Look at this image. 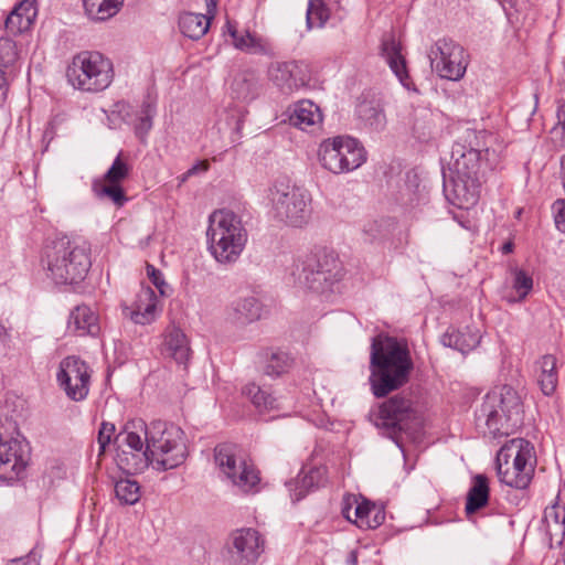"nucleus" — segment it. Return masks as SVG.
Masks as SVG:
<instances>
[{
	"instance_id": "1",
	"label": "nucleus",
	"mask_w": 565,
	"mask_h": 565,
	"mask_svg": "<svg viewBox=\"0 0 565 565\" xmlns=\"http://www.w3.org/2000/svg\"><path fill=\"white\" fill-rule=\"evenodd\" d=\"M414 369L406 339L379 334L372 339L370 384L381 398L405 385Z\"/></svg>"
},
{
	"instance_id": "2",
	"label": "nucleus",
	"mask_w": 565,
	"mask_h": 565,
	"mask_svg": "<svg viewBox=\"0 0 565 565\" xmlns=\"http://www.w3.org/2000/svg\"><path fill=\"white\" fill-rule=\"evenodd\" d=\"M476 131L467 130L463 140L452 145L449 161L450 180L444 183L447 199L460 209L473 206L481 193L480 171L484 151L472 146Z\"/></svg>"
},
{
	"instance_id": "3",
	"label": "nucleus",
	"mask_w": 565,
	"mask_h": 565,
	"mask_svg": "<svg viewBox=\"0 0 565 565\" xmlns=\"http://www.w3.org/2000/svg\"><path fill=\"white\" fill-rule=\"evenodd\" d=\"M41 266L46 277L57 285L78 284L92 266L90 246L79 237H56L43 247Z\"/></svg>"
},
{
	"instance_id": "4",
	"label": "nucleus",
	"mask_w": 565,
	"mask_h": 565,
	"mask_svg": "<svg viewBox=\"0 0 565 565\" xmlns=\"http://www.w3.org/2000/svg\"><path fill=\"white\" fill-rule=\"evenodd\" d=\"M243 215L232 209H218L209 215L207 250L222 265L235 264L248 242V230Z\"/></svg>"
},
{
	"instance_id": "5",
	"label": "nucleus",
	"mask_w": 565,
	"mask_h": 565,
	"mask_svg": "<svg viewBox=\"0 0 565 565\" xmlns=\"http://www.w3.org/2000/svg\"><path fill=\"white\" fill-rule=\"evenodd\" d=\"M145 435L149 466L166 471L181 466L188 456L184 431L173 423L153 420L149 425L142 420L131 424Z\"/></svg>"
},
{
	"instance_id": "6",
	"label": "nucleus",
	"mask_w": 565,
	"mask_h": 565,
	"mask_svg": "<svg viewBox=\"0 0 565 565\" xmlns=\"http://www.w3.org/2000/svg\"><path fill=\"white\" fill-rule=\"evenodd\" d=\"M270 213L277 221L292 227H302L311 217L310 192L288 179L276 180L267 191Z\"/></svg>"
},
{
	"instance_id": "7",
	"label": "nucleus",
	"mask_w": 565,
	"mask_h": 565,
	"mask_svg": "<svg viewBox=\"0 0 565 565\" xmlns=\"http://www.w3.org/2000/svg\"><path fill=\"white\" fill-rule=\"evenodd\" d=\"M536 463L533 445L523 438L507 441L495 458L500 482L515 489H525L532 479Z\"/></svg>"
},
{
	"instance_id": "8",
	"label": "nucleus",
	"mask_w": 565,
	"mask_h": 565,
	"mask_svg": "<svg viewBox=\"0 0 565 565\" xmlns=\"http://www.w3.org/2000/svg\"><path fill=\"white\" fill-rule=\"evenodd\" d=\"M115 76L114 64L98 51H82L73 56L67 66L68 83L84 93H100L107 89Z\"/></svg>"
},
{
	"instance_id": "9",
	"label": "nucleus",
	"mask_w": 565,
	"mask_h": 565,
	"mask_svg": "<svg viewBox=\"0 0 565 565\" xmlns=\"http://www.w3.org/2000/svg\"><path fill=\"white\" fill-rule=\"evenodd\" d=\"M214 459L224 477L241 492L248 494L260 490L258 469L236 445H217L214 449Z\"/></svg>"
},
{
	"instance_id": "10",
	"label": "nucleus",
	"mask_w": 565,
	"mask_h": 565,
	"mask_svg": "<svg viewBox=\"0 0 565 565\" xmlns=\"http://www.w3.org/2000/svg\"><path fill=\"white\" fill-rule=\"evenodd\" d=\"M521 411L520 396L513 387L504 385L499 392L487 394L479 409L478 419H484L490 434L493 436L508 434L510 423L516 425Z\"/></svg>"
},
{
	"instance_id": "11",
	"label": "nucleus",
	"mask_w": 565,
	"mask_h": 565,
	"mask_svg": "<svg viewBox=\"0 0 565 565\" xmlns=\"http://www.w3.org/2000/svg\"><path fill=\"white\" fill-rule=\"evenodd\" d=\"M295 282L315 292H324L340 280L341 268L332 255L319 254L298 260L291 271Z\"/></svg>"
},
{
	"instance_id": "12",
	"label": "nucleus",
	"mask_w": 565,
	"mask_h": 565,
	"mask_svg": "<svg viewBox=\"0 0 565 565\" xmlns=\"http://www.w3.org/2000/svg\"><path fill=\"white\" fill-rule=\"evenodd\" d=\"M321 166L335 174L351 172L366 160L363 146L352 137L337 136L323 140L319 146Z\"/></svg>"
},
{
	"instance_id": "13",
	"label": "nucleus",
	"mask_w": 565,
	"mask_h": 565,
	"mask_svg": "<svg viewBox=\"0 0 565 565\" xmlns=\"http://www.w3.org/2000/svg\"><path fill=\"white\" fill-rule=\"evenodd\" d=\"M428 57L438 75L450 81L462 78L468 66L465 49L452 38H439L430 47Z\"/></svg>"
},
{
	"instance_id": "14",
	"label": "nucleus",
	"mask_w": 565,
	"mask_h": 565,
	"mask_svg": "<svg viewBox=\"0 0 565 565\" xmlns=\"http://www.w3.org/2000/svg\"><path fill=\"white\" fill-rule=\"evenodd\" d=\"M92 373L84 360L68 355L60 362L56 380L70 399L82 402L88 396Z\"/></svg>"
},
{
	"instance_id": "15",
	"label": "nucleus",
	"mask_w": 565,
	"mask_h": 565,
	"mask_svg": "<svg viewBox=\"0 0 565 565\" xmlns=\"http://www.w3.org/2000/svg\"><path fill=\"white\" fill-rule=\"evenodd\" d=\"M268 82L284 95H291L309 85V66L299 61L271 62L266 71Z\"/></svg>"
},
{
	"instance_id": "16",
	"label": "nucleus",
	"mask_w": 565,
	"mask_h": 565,
	"mask_svg": "<svg viewBox=\"0 0 565 565\" xmlns=\"http://www.w3.org/2000/svg\"><path fill=\"white\" fill-rule=\"evenodd\" d=\"M30 456L29 443L20 435L6 441L0 439V479L7 482L22 479Z\"/></svg>"
},
{
	"instance_id": "17",
	"label": "nucleus",
	"mask_w": 565,
	"mask_h": 565,
	"mask_svg": "<svg viewBox=\"0 0 565 565\" xmlns=\"http://www.w3.org/2000/svg\"><path fill=\"white\" fill-rule=\"evenodd\" d=\"M265 551V540L258 531L247 527L236 530L228 545L230 565H255Z\"/></svg>"
},
{
	"instance_id": "18",
	"label": "nucleus",
	"mask_w": 565,
	"mask_h": 565,
	"mask_svg": "<svg viewBox=\"0 0 565 565\" xmlns=\"http://www.w3.org/2000/svg\"><path fill=\"white\" fill-rule=\"evenodd\" d=\"M416 417V411L409 398L395 395L384 402L377 412L375 425L396 433L408 427V422Z\"/></svg>"
},
{
	"instance_id": "19",
	"label": "nucleus",
	"mask_w": 565,
	"mask_h": 565,
	"mask_svg": "<svg viewBox=\"0 0 565 565\" xmlns=\"http://www.w3.org/2000/svg\"><path fill=\"white\" fill-rule=\"evenodd\" d=\"M342 515L359 527L367 529H376L385 520V513L382 509L365 499L359 501L355 495L344 498Z\"/></svg>"
},
{
	"instance_id": "20",
	"label": "nucleus",
	"mask_w": 565,
	"mask_h": 565,
	"mask_svg": "<svg viewBox=\"0 0 565 565\" xmlns=\"http://www.w3.org/2000/svg\"><path fill=\"white\" fill-rule=\"evenodd\" d=\"M130 451L122 450L119 456L121 467L128 472H141L149 467V456L147 443L142 439L141 435L136 430H129V426L125 431L117 436Z\"/></svg>"
},
{
	"instance_id": "21",
	"label": "nucleus",
	"mask_w": 565,
	"mask_h": 565,
	"mask_svg": "<svg viewBox=\"0 0 565 565\" xmlns=\"http://www.w3.org/2000/svg\"><path fill=\"white\" fill-rule=\"evenodd\" d=\"M379 53L399 83L406 89H412L413 82L407 68L406 47L402 43L401 38H383Z\"/></svg>"
},
{
	"instance_id": "22",
	"label": "nucleus",
	"mask_w": 565,
	"mask_h": 565,
	"mask_svg": "<svg viewBox=\"0 0 565 565\" xmlns=\"http://www.w3.org/2000/svg\"><path fill=\"white\" fill-rule=\"evenodd\" d=\"M287 111L289 124L303 131L319 129L323 122L321 108L310 99L292 103Z\"/></svg>"
},
{
	"instance_id": "23",
	"label": "nucleus",
	"mask_w": 565,
	"mask_h": 565,
	"mask_svg": "<svg viewBox=\"0 0 565 565\" xmlns=\"http://www.w3.org/2000/svg\"><path fill=\"white\" fill-rule=\"evenodd\" d=\"M263 92V83L256 71L245 68L234 73L230 82L231 96L243 103H250Z\"/></svg>"
},
{
	"instance_id": "24",
	"label": "nucleus",
	"mask_w": 565,
	"mask_h": 565,
	"mask_svg": "<svg viewBox=\"0 0 565 565\" xmlns=\"http://www.w3.org/2000/svg\"><path fill=\"white\" fill-rule=\"evenodd\" d=\"M263 306L254 296L234 299L226 309V321L235 327H246L260 319Z\"/></svg>"
},
{
	"instance_id": "25",
	"label": "nucleus",
	"mask_w": 565,
	"mask_h": 565,
	"mask_svg": "<svg viewBox=\"0 0 565 565\" xmlns=\"http://www.w3.org/2000/svg\"><path fill=\"white\" fill-rule=\"evenodd\" d=\"M158 297L150 288H142L131 307L124 308V315L137 324H150L158 317Z\"/></svg>"
},
{
	"instance_id": "26",
	"label": "nucleus",
	"mask_w": 565,
	"mask_h": 565,
	"mask_svg": "<svg viewBox=\"0 0 565 565\" xmlns=\"http://www.w3.org/2000/svg\"><path fill=\"white\" fill-rule=\"evenodd\" d=\"M36 15V0H22L6 18V31L11 35H21L32 31Z\"/></svg>"
},
{
	"instance_id": "27",
	"label": "nucleus",
	"mask_w": 565,
	"mask_h": 565,
	"mask_svg": "<svg viewBox=\"0 0 565 565\" xmlns=\"http://www.w3.org/2000/svg\"><path fill=\"white\" fill-rule=\"evenodd\" d=\"M162 351L178 364L186 366L192 351L183 330L174 324L168 326L163 333Z\"/></svg>"
},
{
	"instance_id": "28",
	"label": "nucleus",
	"mask_w": 565,
	"mask_h": 565,
	"mask_svg": "<svg viewBox=\"0 0 565 565\" xmlns=\"http://www.w3.org/2000/svg\"><path fill=\"white\" fill-rule=\"evenodd\" d=\"M535 381L545 396H552L558 385L557 359L553 354L541 356L534 365Z\"/></svg>"
},
{
	"instance_id": "29",
	"label": "nucleus",
	"mask_w": 565,
	"mask_h": 565,
	"mask_svg": "<svg viewBox=\"0 0 565 565\" xmlns=\"http://www.w3.org/2000/svg\"><path fill=\"white\" fill-rule=\"evenodd\" d=\"M67 328L77 335H96L99 332L98 317L88 306H77L71 311Z\"/></svg>"
},
{
	"instance_id": "30",
	"label": "nucleus",
	"mask_w": 565,
	"mask_h": 565,
	"mask_svg": "<svg viewBox=\"0 0 565 565\" xmlns=\"http://www.w3.org/2000/svg\"><path fill=\"white\" fill-rule=\"evenodd\" d=\"M326 470L321 467H312L309 470L302 469L296 481L287 483L292 501H300L309 491L323 483Z\"/></svg>"
},
{
	"instance_id": "31",
	"label": "nucleus",
	"mask_w": 565,
	"mask_h": 565,
	"mask_svg": "<svg viewBox=\"0 0 565 565\" xmlns=\"http://www.w3.org/2000/svg\"><path fill=\"white\" fill-rule=\"evenodd\" d=\"M481 337L478 330L466 327L465 329L448 330L441 337L445 347L452 348L463 354L472 351L480 343Z\"/></svg>"
},
{
	"instance_id": "32",
	"label": "nucleus",
	"mask_w": 565,
	"mask_h": 565,
	"mask_svg": "<svg viewBox=\"0 0 565 565\" xmlns=\"http://www.w3.org/2000/svg\"><path fill=\"white\" fill-rule=\"evenodd\" d=\"M543 522L551 545H562L565 537V507L557 502L546 507Z\"/></svg>"
},
{
	"instance_id": "33",
	"label": "nucleus",
	"mask_w": 565,
	"mask_h": 565,
	"mask_svg": "<svg viewBox=\"0 0 565 565\" xmlns=\"http://www.w3.org/2000/svg\"><path fill=\"white\" fill-rule=\"evenodd\" d=\"M489 480L484 475H477L472 479L471 488L467 493L465 511L471 518L477 511L484 508L489 502Z\"/></svg>"
},
{
	"instance_id": "34",
	"label": "nucleus",
	"mask_w": 565,
	"mask_h": 565,
	"mask_svg": "<svg viewBox=\"0 0 565 565\" xmlns=\"http://www.w3.org/2000/svg\"><path fill=\"white\" fill-rule=\"evenodd\" d=\"M355 114L360 125L371 131H382L386 126V116L383 108L373 102H361L356 106Z\"/></svg>"
},
{
	"instance_id": "35",
	"label": "nucleus",
	"mask_w": 565,
	"mask_h": 565,
	"mask_svg": "<svg viewBox=\"0 0 565 565\" xmlns=\"http://www.w3.org/2000/svg\"><path fill=\"white\" fill-rule=\"evenodd\" d=\"M412 130L418 141H429L437 134L436 116L427 109L415 111Z\"/></svg>"
},
{
	"instance_id": "36",
	"label": "nucleus",
	"mask_w": 565,
	"mask_h": 565,
	"mask_svg": "<svg viewBox=\"0 0 565 565\" xmlns=\"http://www.w3.org/2000/svg\"><path fill=\"white\" fill-rule=\"evenodd\" d=\"M124 0H83L87 15L97 21H105L116 15Z\"/></svg>"
},
{
	"instance_id": "37",
	"label": "nucleus",
	"mask_w": 565,
	"mask_h": 565,
	"mask_svg": "<svg viewBox=\"0 0 565 565\" xmlns=\"http://www.w3.org/2000/svg\"><path fill=\"white\" fill-rule=\"evenodd\" d=\"M211 15L186 12L179 18L181 35H205L211 25Z\"/></svg>"
},
{
	"instance_id": "38",
	"label": "nucleus",
	"mask_w": 565,
	"mask_h": 565,
	"mask_svg": "<svg viewBox=\"0 0 565 565\" xmlns=\"http://www.w3.org/2000/svg\"><path fill=\"white\" fill-rule=\"evenodd\" d=\"M512 294L507 297L509 302L524 300L533 288L531 274L520 268H512L510 271Z\"/></svg>"
},
{
	"instance_id": "39",
	"label": "nucleus",
	"mask_w": 565,
	"mask_h": 565,
	"mask_svg": "<svg viewBox=\"0 0 565 565\" xmlns=\"http://www.w3.org/2000/svg\"><path fill=\"white\" fill-rule=\"evenodd\" d=\"M156 114V103L148 97L142 102L134 121L135 134L140 140H145L149 131L152 129Z\"/></svg>"
},
{
	"instance_id": "40",
	"label": "nucleus",
	"mask_w": 565,
	"mask_h": 565,
	"mask_svg": "<svg viewBox=\"0 0 565 565\" xmlns=\"http://www.w3.org/2000/svg\"><path fill=\"white\" fill-rule=\"evenodd\" d=\"M225 45L248 54L274 55V50L264 38H231L225 40Z\"/></svg>"
},
{
	"instance_id": "41",
	"label": "nucleus",
	"mask_w": 565,
	"mask_h": 565,
	"mask_svg": "<svg viewBox=\"0 0 565 565\" xmlns=\"http://www.w3.org/2000/svg\"><path fill=\"white\" fill-rule=\"evenodd\" d=\"M93 191L98 199H107L117 206H122L128 200L120 183L95 180Z\"/></svg>"
},
{
	"instance_id": "42",
	"label": "nucleus",
	"mask_w": 565,
	"mask_h": 565,
	"mask_svg": "<svg viewBox=\"0 0 565 565\" xmlns=\"http://www.w3.org/2000/svg\"><path fill=\"white\" fill-rule=\"evenodd\" d=\"M243 394L246 395L259 412H268L278 408L277 399L266 390L255 383L244 386Z\"/></svg>"
},
{
	"instance_id": "43",
	"label": "nucleus",
	"mask_w": 565,
	"mask_h": 565,
	"mask_svg": "<svg viewBox=\"0 0 565 565\" xmlns=\"http://www.w3.org/2000/svg\"><path fill=\"white\" fill-rule=\"evenodd\" d=\"M115 494L121 503L132 505L140 499V487L135 480L120 479L115 483Z\"/></svg>"
},
{
	"instance_id": "44",
	"label": "nucleus",
	"mask_w": 565,
	"mask_h": 565,
	"mask_svg": "<svg viewBox=\"0 0 565 565\" xmlns=\"http://www.w3.org/2000/svg\"><path fill=\"white\" fill-rule=\"evenodd\" d=\"M394 227V223L388 218L372 220L364 223L362 232L365 239L374 242L388 236Z\"/></svg>"
},
{
	"instance_id": "45",
	"label": "nucleus",
	"mask_w": 565,
	"mask_h": 565,
	"mask_svg": "<svg viewBox=\"0 0 565 565\" xmlns=\"http://www.w3.org/2000/svg\"><path fill=\"white\" fill-rule=\"evenodd\" d=\"M329 19V9L322 0H309L307 9V25L309 30L322 28Z\"/></svg>"
},
{
	"instance_id": "46",
	"label": "nucleus",
	"mask_w": 565,
	"mask_h": 565,
	"mask_svg": "<svg viewBox=\"0 0 565 565\" xmlns=\"http://www.w3.org/2000/svg\"><path fill=\"white\" fill-rule=\"evenodd\" d=\"M130 171L131 166L124 159V152L120 151L102 180L121 184V182L128 178Z\"/></svg>"
},
{
	"instance_id": "47",
	"label": "nucleus",
	"mask_w": 565,
	"mask_h": 565,
	"mask_svg": "<svg viewBox=\"0 0 565 565\" xmlns=\"http://www.w3.org/2000/svg\"><path fill=\"white\" fill-rule=\"evenodd\" d=\"M291 356L282 351L273 352L265 366V373L269 376H279L291 367Z\"/></svg>"
},
{
	"instance_id": "48",
	"label": "nucleus",
	"mask_w": 565,
	"mask_h": 565,
	"mask_svg": "<svg viewBox=\"0 0 565 565\" xmlns=\"http://www.w3.org/2000/svg\"><path fill=\"white\" fill-rule=\"evenodd\" d=\"M20 50L13 38H0V65L8 67L19 58Z\"/></svg>"
},
{
	"instance_id": "49",
	"label": "nucleus",
	"mask_w": 565,
	"mask_h": 565,
	"mask_svg": "<svg viewBox=\"0 0 565 565\" xmlns=\"http://www.w3.org/2000/svg\"><path fill=\"white\" fill-rule=\"evenodd\" d=\"M147 276L154 287L159 290L161 296H167L170 291V286L163 278V274L157 269L153 265L147 264L146 266Z\"/></svg>"
},
{
	"instance_id": "50",
	"label": "nucleus",
	"mask_w": 565,
	"mask_h": 565,
	"mask_svg": "<svg viewBox=\"0 0 565 565\" xmlns=\"http://www.w3.org/2000/svg\"><path fill=\"white\" fill-rule=\"evenodd\" d=\"M115 433V425L111 423L103 422L98 431L97 443L99 445V455L104 454L106 447L111 440Z\"/></svg>"
},
{
	"instance_id": "51",
	"label": "nucleus",
	"mask_w": 565,
	"mask_h": 565,
	"mask_svg": "<svg viewBox=\"0 0 565 565\" xmlns=\"http://www.w3.org/2000/svg\"><path fill=\"white\" fill-rule=\"evenodd\" d=\"M556 227L565 233V200H557L552 205Z\"/></svg>"
},
{
	"instance_id": "52",
	"label": "nucleus",
	"mask_w": 565,
	"mask_h": 565,
	"mask_svg": "<svg viewBox=\"0 0 565 565\" xmlns=\"http://www.w3.org/2000/svg\"><path fill=\"white\" fill-rule=\"evenodd\" d=\"M8 565H40V557L36 553L30 552L24 557L11 559Z\"/></svg>"
},
{
	"instance_id": "53",
	"label": "nucleus",
	"mask_w": 565,
	"mask_h": 565,
	"mask_svg": "<svg viewBox=\"0 0 565 565\" xmlns=\"http://www.w3.org/2000/svg\"><path fill=\"white\" fill-rule=\"evenodd\" d=\"M557 126L563 130V138L565 140V100L557 102Z\"/></svg>"
},
{
	"instance_id": "54",
	"label": "nucleus",
	"mask_w": 565,
	"mask_h": 565,
	"mask_svg": "<svg viewBox=\"0 0 565 565\" xmlns=\"http://www.w3.org/2000/svg\"><path fill=\"white\" fill-rule=\"evenodd\" d=\"M216 2L217 0H205L206 4V13L207 15H211V19L214 18V14L216 12Z\"/></svg>"
},
{
	"instance_id": "55",
	"label": "nucleus",
	"mask_w": 565,
	"mask_h": 565,
	"mask_svg": "<svg viewBox=\"0 0 565 565\" xmlns=\"http://www.w3.org/2000/svg\"><path fill=\"white\" fill-rule=\"evenodd\" d=\"M200 167H202L203 170L207 169V164L205 163L195 164L186 171V173L182 177V181L186 180L188 177L195 174Z\"/></svg>"
},
{
	"instance_id": "56",
	"label": "nucleus",
	"mask_w": 565,
	"mask_h": 565,
	"mask_svg": "<svg viewBox=\"0 0 565 565\" xmlns=\"http://www.w3.org/2000/svg\"><path fill=\"white\" fill-rule=\"evenodd\" d=\"M0 90H2L3 95L7 90V79L2 70H0Z\"/></svg>"
},
{
	"instance_id": "57",
	"label": "nucleus",
	"mask_w": 565,
	"mask_h": 565,
	"mask_svg": "<svg viewBox=\"0 0 565 565\" xmlns=\"http://www.w3.org/2000/svg\"><path fill=\"white\" fill-rule=\"evenodd\" d=\"M348 564L349 565H358V556L355 552H351L348 557Z\"/></svg>"
},
{
	"instance_id": "58",
	"label": "nucleus",
	"mask_w": 565,
	"mask_h": 565,
	"mask_svg": "<svg viewBox=\"0 0 565 565\" xmlns=\"http://www.w3.org/2000/svg\"><path fill=\"white\" fill-rule=\"evenodd\" d=\"M226 28H227L228 35L237 34L236 26L234 24H232L230 21L226 22Z\"/></svg>"
},
{
	"instance_id": "59",
	"label": "nucleus",
	"mask_w": 565,
	"mask_h": 565,
	"mask_svg": "<svg viewBox=\"0 0 565 565\" xmlns=\"http://www.w3.org/2000/svg\"><path fill=\"white\" fill-rule=\"evenodd\" d=\"M502 9L507 12L508 7H513V0H502L501 2Z\"/></svg>"
},
{
	"instance_id": "60",
	"label": "nucleus",
	"mask_w": 565,
	"mask_h": 565,
	"mask_svg": "<svg viewBox=\"0 0 565 565\" xmlns=\"http://www.w3.org/2000/svg\"><path fill=\"white\" fill-rule=\"evenodd\" d=\"M503 253H510L512 250V243H505L502 247Z\"/></svg>"
},
{
	"instance_id": "61",
	"label": "nucleus",
	"mask_w": 565,
	"mask_h": 565,
	"mask_svg": "<svg viewBox=\"0 0 565 565\" xmlns=\"http://www.w3.org/2000/svg\"><path fill=\"white\" fill-rule=\"evenodd\" d=\"M6 337V328L0 323V341Z\"/></svg>"
}]
</instances>
